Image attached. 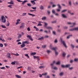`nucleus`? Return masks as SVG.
I'll use <instances>...</instances> for the list:
<instances>
[{
	"label": "nucleus",
	"instance_id": "obj_18",
	"mask_svg": "<svg viewBox=\"0 0 78 78\" xmlns=\"http://www.w3.org/2000/svg\"><path fill=\"white\" fill-rule=\"evenodd\" d=\"M8 3L9 4H11V5H13L14 3H13V1L11 0L10 1V2H8Z\"/></svg>",
	"mask_w": 78,
	"mask_h": 78
},
{
	"label": "nucleus",
	"instance_id": "obj_64",
	"mask_svg": "<svg viewBox=\"0 0 78 78\" xmlns=\"http://www.w3.org/2000/svg\"><path fill=\"white\" fill-rule=\"evenodd\" d=\"M70 63H72L73 62V60H71L70 61Z\"/></svg>",
	"mask_w": 78,
	"mask_h": 78
},
{
	"label": "nucleus",
	"instance_id": "obj_23",
	"mask_svg": "<svg viewBox=\"0 0 78 78\" xmlns=\"http://www.w3.org/2000/svg\"><path fill=\"white\" fill-rule=\"evenodd\" d=\"M44 39V37H41L39 38L38 40H40V41H41V40H42L43 39Z\"/></svg>",
	"mask_w": 78,
	"mask_h": 78
},
{
	"label": "nucleus",
	"instance_id": "obj_63",
	"mask_svg": "<svg viewBox=\"0 0 78 78\" xmlns=\"http://www.w3.org/2000/svg\"><path fill=\"white\" fill-rule=\"evenodd\" d=\"M43 29H40V32H42V31H43Z\"/></svg>",
	"mask_w": 78,
	"mask_h": 78
},
{
	"label": "nucleus",
	"instance_id": "obj_2",
	"mask_svg": "<svg viewBox=\"0 0 78 78\" xmlns=\"http://www.w3.org/2000/svg\"><path fill=\"white\" fill-rule=\"evenodd\" d=\"M67 24H68L69 25H73L69 27H70V28H72L74 26H75V25H76V23H72L70 22L67 23Z\"/></svg>",
	"mask_w": 78,
	"mask_h": 78
},
{
	"label": "nucleus",
	"instance_id": "obj_7",
	"mask_svg": "<svg viewBox=\"0 0 78 78\" xmlns=\"http://www.w3.org/2000/svg\"><path fill=\"white\" fill-rule=\"evenodd\" d=\"M27 38H29V39H30V40H31V41H33V38H32V37H31V35H28L27 36Z\"/></svg>",
	"mask_w": 78,
	"mask_h": 78
},
{
	"label": "nucleus",
	"instance_id": "obj_28",
	"mask_svg": "<svg viewBox=\"0 0 78 78\" xmlns=\"http://www.w3.org/2000/svg\"><path fill=\"white\" fill-rule=\"evenodd\" d=\"M74 31H78V27L74 28Z\"/></svg>",
	"mask_w": 78,
	"mask_h": 78
},
{
	"label": "nucleus",
	"instance_id": "obj_46",
	"mask_svg": "<svg viewBox=\"0 0 78 78\" xmlns=\"http://www.w3.org/2000/svg\"><path fill=\"white\" fill-rule=\"evenodd\" d=\"M73 67H71L69 68V70H73Z\"/></svg>",
	"mask_w": 78,
	"mask_h": 78
},
{
	"label": "nucleus",
	"instance_id": "obj_12",
	"mask_svg": "<svg viewBox=\"0 0 78 78\" xmlns=\"http://www.w3.org/2000/svg\"><path fill=\"white\" fill-rule=\"evenodd\" d=\"M46 29H48V30H53V28H52V27H46Z\"/></svg>",
	"mask_w": 78,
	"mask_h": 78
},
{
	"label": "nucleus",
	"instance_id": "obj_26",
	"mask_svg": "<svg viewBox=\"0 0 78 78\" xmlns=\"http://www.w3.org/2000/svg\"><path fill=\"white\" fill-rule=\"evenodd\" d=\"M15 76H16V78H21V76L17 75H15Z\"/></svg>",
	"mask_w": 78,
	"mask_h": 78
},
{
	"label": "nucleus",
	"instance_id": "obj_5",
	"mask_svg": "<svg viewBox=\"0 0 78 78\" xmlns=\"http://www.w3.org/2000/svg\"><path fill=\"white\" fill-rule=\"evenodd\" d=\"M57 6H58V8L59 9H56V11L57 12H60V11H61V9H61V8H62V7L59 4L57 5Z\"/></svg>",
	"mask_w": 78,
	"mask_h": 78
},
{
	"label": "nucleus",
	"instance_id": "obj_11",
	"mask_svg": "<svg viewBox=\"0 0 78 78\" xmlns=\"http://www.w3.org/2000/svg\"><path fill=\"white\" fill-rule=\"evenodd\" d=\"M7 58H11V57L10 56H11V54L10 53H7Z\"/></svg>",
	"mask_w": 78,
	"mask_h": 78
},
{
	"label": "nucleus",
	"instance_id": "obj_16",
	"mask_svg": "<svg viewBox=\"0 0 78 78\" xmlns=\"http://www.w3.org/2000/svg\"><path fill=\"white\" fill-rule=\"evenodd\" d=\"M67 10L65 9V10H62L61 12L62 13H63L64 12H67Z\"/></svg>",
	"mask_w": 78,
	"mask_h": 78
},
{
	"label": "nucleus",
	"instance_id": "obj_39",
	"mask_svg": "<svg viewBox=\"0 0 78 78\" xmlns=\"http://www.w3.org/2000/svg\"><path fill=\"white\" fill-rule=\"evenodd\" d=\"M25 56H27V57H28V58H30V57L28 56V54H25Z\"/></svg>",
	"mask_w": 78,
	"mask_h": 78
},
{
	"label": "nucleus",
	"instance_id": "obj_17",
	"mask_svg": "<svg viewBox=\"0 0 78 78\" xmlns=\"http://www.w3.org/2000/svg\"><path fill=\"white\" fill-rule=\"evenodd\" d=\"M22 42L23 43H24V44H29L30 43L28 41H23Z\"/></svg>",
	"mask_w": 78,
	"mask_h": 78
},
{
	"label": "nucleus",
	"instance_id": "obj_24",
	"mask_svg": "<svg viewBox=\"0 0 78 78\" xmlns=\"http://www.w3.org/2000/svg\"><path fill=\"white\" fill-rule=\"evenodd\" d=\"M48 74V73H42V75H44L45 76H46V75H47V74Z\"/></svg>",
	"mask_w": 78,
	"mask_h": 78
},
{
	"label": "nucleus",
	"instance_id": "obj_53",
	"mask_svg": "<svg viewBox=\"0 0 78 78\" xmlns=\"http://www.w3.org/2000/svg\"><path fill=\"white\" fill-rule=\"evenodd\" d=\"M39 68L40 69H43V68H44V66H39Z\"/></svg>",
	"mask_w": 78,
	"mask_h": 78
},
{
	"label": "nucleus",
	"instance_id": "obj_54",
	"mask_svg": "<svg viewBox=\"0 0 78 78\" xmlns=\"http://www.w3.org/2000/svg\"><path fill=\"white\" fill-rule=\"evenodd\" d=\"M52 12L53 13V14H55V11L54 10H52Z\"/></svg>",
	"mask_w": 78,
	"mask_h": 78
},
{
	"label": "nucleus",
	"instance_id": "obj_25",
	"mask_svg": "<svg viewBox=\"0 0 78 78\" xmlns=\"http://www.w3.org/2000/svg\"><path fill=\"white\" fill-rule=\"evenodd\" d=\"M69 31H75V30L74 29V28H73V29H69Z\"/></svg>",
	"mask_w": 78,
	"mask_h": 78
},
{
	"label": "nucleus",
	"instance_id": "obj_40",
	"mask_svg": "<svg viewBox=\"0 0 78 78\" xmlns=\"http://www.w3.org/2000/svg\"><path fill=\"white\" fill-rule=\"evenodd\" d=\"M54 42L55 43H58V40L57 39L55 40Z\"/></svg>",
	"mask_w": 78,
	"mask_h": 78
},
{
	"label": "nucleus",
	"instance_id": "obj_8",
	"mask_svg": "<svg viewBox=\"0 0 78 78\" xmlns=\"http://www.w3.org/2000/svg\"><path fill=\"white\" fill-rule=\"evenodd\" d=\"M25 27V23H21V26L20 27V28H23Z\"/></svg>",
	"mask_w": 78,
	"mask_h": 78
},
{
	"label": "nucleus",
	"instance_id": "obj_38",
	"mask_svg": "<svg viewBox=\"0 0 78 78\" xmlns=\"http://www.w3.org/2000/svg\"><path fill=\"white\" fill-rule=\"evenodd\" d=\"M61 67H62V68H66V66L63 65H62Z\"/></svg>",
	"mask_w": 78,
	"mask_h": 78
},
{
	"label": "nucleus",
	"instance_id": "obj_48",
	"mask_svg": "<svg viewBox=\"0 0 78 78\" xmlns=\"http://www.w3.org/2000/svg\"><path fill=\"white\" fill-rule=\"evenodd\" d=\"M64 29H67L68 28V27L67 26H65L63 27Z\"/></svg>",
	"mask_w": 78,
	"mask_h": 78
},
{
	"label": "nucleus",
	"instance_id": "obj_36",
	"mask_svg": "<svg viewBox=\"0 0 78 78\" xmlns=\"http://www.w3.org/2000/svg\"><path fill=\"white\" fill-rule=\"evenodd\" d=\"M56 64L57 65H59L60 64V62L58 61L56 63Z\"/></svg>",
	"mask_w": 78,
	"mask_h": 78
},
{
	"label": "nucleus",
	"instance_id": "obj_45",
	"mask_svg": "<svg viewBox=\"0 0 78 78\" xmlns=\"http://www.w3.org/2000/svg\"><path fill=\"white\" fill-rule=\"evenodd\" d=\"M50 52H51V51L49 50H48L47 51V53H48V54H50Z\"/></svg>",
	"mask_w": 78,
	"mask_h": 78
},
{
	"label": "nucleus",
	"instance_id": "obj_35",
	"mask_svg": "<svg viewBox=\"0 0 78 78\" xmlns=\"http://www.w3.org/2000/svg\"><path fill=\"white\" fill-rule=\"evenodd\" d=\"M11 64H12V65H15V64H16V61H15L14 62H12L11 63Z\"/></svg>",
	"mask_w": 78,
	"mask_h": 78
},
{
	"label": "nucleus",
	"instance_id": "obj_30",
	"mask_svg": "<svg viewBox=\"0 0 78 78\" xmlns=\"http://www.w3.org/2000/svg\"><path fill=\"white\" fill-rule=\"evenodd\" d=\"M47 19V17H42V18L41 19L42 20H45Z\"/></svg>",
	"mask_w": 78,
	"mask_h": 78
},
{
	"label": "nucleus",
	"instance_id": "obj_15",
	"mask_svg": "<svg viewBox=\"0 0 78 78\" xmlns=\"http://www.w3.org/2000/svg\"><path fill=\"white\" fill-rule=\"evenodd\" d=\"M35 1L34 0H32L31 1V2L32 4H33L34 5H36V3L35 2Z\"/></svg>",
	"mask_w": 78,
	"mask_h": 78
},
{
	"label": "nucleus",
	"instance_id": "obj_22",
	"mask_svg": "<svg viewBox=\"0 0 78 78\" xmlns=\"http://www.w3.org/2000/svg\"><path fill=\"white\" fill-rule=\"evenodd\" d=\"M52 50H53L55 51H56V50H57V48H52Z\"/></svg>",
	"mask_w": 78,
	"mask_h": 78
},
{
	"label": "nucleus",
	"instance_id": "obj_43",
	"mask_svg": "<svg viewBox=\"0 0 78 78\" xmlns=\"http://www.w3.org/2000/svg\"><path fill=\"white\" fill-rule=\"evenodd\" d=\"M42 48H46V45H42Z\"/></svg>",
	"mask_w": 78,
	"mask_h": 78
},
{
	"label": "nucleus",
	"instance_id": "obj_55",
	"mask_svg": "<svg viewBox=\"0 0 78 78\" xmlns=\"http://www.w3.org/2000/svg\"><path fill=\"white\" fill-rule=\"evenodd\" d=\"M56 23V21H52L51 22L52 23Z\"/></svg>",
	"mask_w": 78,
	"mask_h": 78
},
{
	"label": "nucleus",
	"instance_id": "obj_44",
	"mask_svg": "<svg viewBox=\"0 0 78 78\" xmlns=\"http://www.w3.org/2000/svg\"><path fill=\"white\" fill-rule=\"evenodd\" d=\"M57 31H58V33H61V30L58 29L57 30Z\"/></svg>",
	"mask_w": 78,
	"mask_h": 78
},
{
	"label": "nucleus",
	"instance_id": "obj_34",
	"mask_svg": "<svg viewBox=\"0 0 78 78\" xmlns=\"http://www.w3.org/2000/svg\"><path fill=\"white\" fill-rule=\"evenodd\" d=\"M66 54L64 52L62 54V56L63 57H65V56H66Z\"/></svg>",
	"mask_w": 78,
	"mask_h": 78
},
{
	"label": "nucleus",
	"instance_id": "obj_50",
	"mask_svg": "<svg viewBox=\"0 0 78 78\" xmlns=\"http://www.w3.org/2000/svg\"><path fill=\"white\" fill-rule=\"evenodd\" d=\"M2 27L3 28H6V27L5 26H4L3 25H1Z\"/></svg>",
	"mask_w": 78,
	"mask_h": 78
},
{
	"label": "nucleus",
	"instance_id": "obj_61",
	"mask_svg": "<svg viewBox=\"0 0 78 78\" xmlns=\"http://www.w3.org/2000/svg\"><path fill=\"white\" fill-rule=\"evenodd\" d=\"M2 37H3L2 36L0 37V41H2Z\"/></svg>",
	"mask_w": 78,
	"mask_h": 78
},
{
	"label": "nucleus",
	"instance_id": "obj_1",
	"mask_svg": "<svg viewBox=\"0 0 78 78\" xmlns=\"http://www.w3.org/2000/svg\"><path fill=\"white\" fill-rule=\"evenodd\" d=\"M60 42L64 46H65V47H67V45H66V41L63 40V38L62 37H60Z\"/></svg>",
	"mask_w": 78,
	"mask_h": 78
},
{
	"label": "nucleus",
	"instance_id": "obj_27",
	"mask_svg": "<svg viewBox=\"0 0 78 78\" xmlns=\"http://www.w3.org/2000/svg\"><path fill=\"white\" fill-rule=\"evenodd\" d=\"M59 75L60 76H62L64 75V73L63 72H61L59 74Z\"/></svg>",
	"mask_w": 78,
	"mask_h": 78
},
{
	"label": "nucleus",
	"instance_id": "obj_31",
	"mask_svg": "<svg viewBox=\"0 0 78 78\" xmlns=\"http://www.w3.org/2000/svg\"><path fill=\"white\" fill-rule=\"evenodd\" d=\"M58 52L57 51H55V56H57V55H58Z\"/></svg>",
	"mask_w": 78,
	"mask_h": 78
},
{
	"label": "nucleus",
	"instance_id": "obj_41",
	"mask_svg": "<svg viewBox=\"0 0 78 78\" xmlns=\"http://www.w3.org/2000/svg\"><path fill=\"white\" fill-rule=\"evenodd\" d=\"M36 54V52L32 53H31V55H35Z\"/></svg>",
	"mask_w": 78,
	"mask_h": 78
},
{
	"label": "nucleus",
	"instance_id": "obj_29",
	"mask_svg": "<svg viewBox=\"0 0 78 78\" xmlns=\"http://www.w3.org/2000/svg\"><path fill=\"white\" fill-rule=\"evenodd\" d=\"M27 5L28 6H29V7H31L32 6L31 4L30 3H27Z\"/></svg>",
	"mask_w": 78,
	"mask_h": 78
},
{
	"label": "nucleus",
	"instance_id": "obj_42",
	"mask_svg": "<svg viewBox=\"0 0 78 78\" xmlns=\"http://www.w3.org/2000/svg\"><path fill=\"white\" fill-rule=\"evenodd\" d=\"M52 33L54 35H56V32L55 31H52Z\"/></svg>",
	"mask_w": 78,
	"mask_h": 78
},
{
	"label": "nucleus",
	"instance_id": "obj_47",
	"mask_svg": "<svg viewBox=\"0 0 78 78\" xmlns=\"http://www.w3.org/2000/svg\"><path fill=\"white\" fill-rule=\"evenodd\" d=\"M45 78H50V76H49L48 75V76H45Z\"/></svg>",
	"mask_w": 78,
	"mask_h": 78
},
{
	"label": "nucleus",
	"instance_id": "obj_19",
	"mask_svg": "<svg viewBox=\"0 0 78 78\" xmlns=\"http://www.w3.org/2000/svg\"><path fill=\"white\" fill-rule=\"evenodd\" d=\"M55 61H53V63H51V66H52V68H53V66L54 65V64H55Z\"/></svg>",
	"mask_w": 78,
	"mask_h": 78
},
{
	"label": "nucleus",
	"instance_id": "obj_56",
	"mask_svg": "<svg viewBox=\"0 0 78 78\" xmlns=\"http://www.w3.org/2000/svg\"><path fill=\"white\" fill-rule=\"evenodd\" d=\"M7 22L8 23L7 25V26L8 27H9V24H10L9 23V21H7Z\"/></svg>",
	"mask_w": 78,
	"mask_h": 78
},
{
	"label": "nucleus",
	"instance_id": "obj_32",
	"mask_svg": "<svg viewBox=\"0 0 78 78\" xmlns=\"http://www.w3.org/2000/svg\"><path fill=\"white\" fill-rule=\"evenodd\" d=\"M19 36H18V39H20L21 37H22V35L21 34H19Z\"/></svg>",
	"mask_w": 78,
	"mask_h": 78
},
{
	"label": "nucleus",
	"instance_id": "obj_49",
	"mask_svg": "<svg viewBox=\"0 0 78 78\" xmlns=\"http://www.w3.org/2000/svg\"><path fill=\"white\" fill-rule=\"evenodd\" d=\"M26 14H27V13H23L22 14V16H26Z\"/></svg>",
	"mask_w": 78,
	"mask_h": 78
},
{
	"label": "nucleus",
	"instance_id": "obj_13",
	"mask_svg": "<svg viewBox=\"0 0 78 78\" xmlns=\"http://www.w3.org/2000/svg\"><path fill=\"white\" fill-rule=\"evenodd\" d=\"M40 9L41 10H43V9H44V6L41 5L40 6Z\"/></svg>",
	"mask_w": 78,
	"mask_h": 78
},
{
	"label": "nucleus",
	"instance_id": "obj_57",
	"mask_svg": "<svg viewBox=\"0 0 78 78\" xmlns=\"http://www.w3.org/2000/svg\"><path fill=\"white\" fill-rule=\"evenodd\" d=\"M44 37L45 38H48V37H49V36H48V35H46V36H45V37Z\"/></svg>",
	"mask_w": 78,
	"mask_h": 78
},
{
	"label": "nucleus",
	"instance_id": "obj_37",
	"mask_svg": "<svg viewBox=\"0 0 78 78\" xmlns=\"http://www.w3.org/2000/svg\"><path fill=\"white\" fill-rule=\"evenodd\" d=\"M69 5L71 6L72 5V1H70L69 2Z\"/></svg>",
	"mask_w": 78,
	"mask_h": 78
},
{
	"label": "nucleus",
	"instance_id": "obj_33",
	"mask_svg": "<svg viewBox=\"0 0 78 78\" xmlns=\"http://www.w3.org/2000/svg\"><path fill=\"white\" fill-rule=\"evenodd\" d=\"M74 61L75 62H78V58H75L74 59Z\"/></svg>",
	"mask_w": 78,
	"mask_h": 78
},
{
	"label": "nucleus",
	"instance_id": "obj_10",
	"mask_svg": "<svg viewBox=\"0 0 78 78\" xmlns=\"http://www.w3.org/2000/svg\"><path fill=\"white\" fill-rule=\"evenodd\" d=\"M51 66V68L52 69H54V70H57L58 69V67H56V66H55L54 67V66H53V68L52 67V66Z\"/></svg>",
	"mask_w": 78,
	"mask_h": 78
},
{
	"label": "nucleus",
	"instance_id": "obj_3",
	"mask_svg": "<svg viewBox=\"0 0 78 78\" xmlns=\"http://www.w3.org/2000/svg\"><path fill=\"white\" fill-rule=\"evenodd\" d=\"M1 19L2 20V22L3 23H6V18L4 16H1Z\"/></svg>",
	"mask_w": 78,
	"mask_h": 78
},
{
	"label": "nucleus",
	"instance_id": "obj_9",
	"mask_svg": "<svg viewBox=\"0 0 78 78\" xmlns=\"http://www.w3.org/2000/svg\"><path fill=\"white\" fill-rule=\"evenodd\" d=\"M33 57L34 59H37V60H39V57L38 56H36L34 55L33 56Z\"/></svg>",
	"mask_w": 78,
	"mask_h": 78
},
{
	"label": "nucleus",
	"instance_id": "obj_6",
	"mask_svg": "<svg viewBox=\"0 0 78 78\" xmlns=\"http://www.w3.org/2000/svg\"><path fill=\"white\" fill-rule=\"evenodd\" d=\"M61 17L62 18L64 19H67V16L66 15H65L64 14H62L61 15Z\"/></svg>",
	"mask_w": 78,
	"mask_h": 78
},
{
	"label": "nucleus",
	"instance_id": "obj_60",
	"mask_svg": "<svg viewBox=\"0 0 78 78\" xmlns=\"http://www.w3.org/2000/svg\"><path fill=\"white\" fill-rule=\"evenodd\" d=\"M31 8L33 9H36L37 8L36 7H31Z\"/></svg>",
	"mask_w": 78,
	"mask_h": 78
},
{
	"label": "nucleus",
	"instance_id": "obj_52",
	"mask_svg": "<svg viewBox=\"0 0 78 78\" xmlns=\"http://www.w3.org/2000/svg\"><path fill=\"white\" fill-rule=\"evenodd\" d=\"M0 47H3V45L2 44H0Z\"/></svg>",
	"mask_w": 78,
	"mask_h": 78
},
{
	"label": "nucleus",
	"instance_id": "obj_62",
	"mask_svg": "<svg viewBox=\"0 0 78 78\" xmlns=\"http://www.w3.org/2000/svg\"><path fill=\"white\" fill-rule=\"evenodd\" d=\"M47 12L49 14H50V11L49 10L47 11Z\"/></svg>",
	"mask_w": 78,
	"mask_h": 78
},
{
	"label": "nucleus",
	"instance_id": "obj_51",
	"mask_svg": "<svg viewBox=\"0 0 78 78\" xmlns=\"http://www.w3.org/2000/svg\"><path fill=\"white\" fill-rule=\"evenodd\" d=\"M37 26H42V24H41V23H39L37 25Z\"/></svg>",
	"mask_w": 78,
	"mask_h": 78
},
{
	"label": "nucleus",
	"instance_id": "obj_21",
	"mask_svg": "<svg viewBox=\"0 0 78 78\" xmlns=\"http://www.w3.org/2000/svg\"><path fill=\"white\" fill-rule=\"evenodd\" d=\"M71 46L72 47V49H74V48H75V46L73 44H71Z\"/></svg>",
	"mask_w": 78,
	"mask_h": 78
},
{
	"label": "nucleus",
	"instance_id": "obj_59",
	"mask_svg": "<svg viewBox=\"0 0 78 78\" xmlns=\"http://www.w3.org/2000/svg\"><path fill=\"white\" fill-rule=\"evenodd\" d=\"M0 69H5V67H0Z\"/></svg>",
	"mask_w": 78,
	"mask_h": 78
},
{
	"label": "nucleus",
	"instance_id": "obj_58",
	"mask_svg": "<svg viewBox=\"0 0 78 78\" xmlns=\"http://www.w3.org/2000/svg\"><path fill=\"white\" fill-rule=\"evenodd\" d=\"M70 15H72V16H73L74 15V13L73 12H71L70 13Z\"/></svg>",
	"mask_w": 78,
	"mask_h": 78
},
{
	"label": "nucleus",
	"instance_id": "obj_4",
	"mask_svg": "<svg viewBox=\"0 0 78 78\" xmlns=\"http://www.w3.org/2000/svg\"><path fill=\"white\" fill-rule=\"evenodd\" d=\"M17 2H22V5H23L25 3H27L28 1L27 0H24V1H20V0H17Z\"/></svg>",
	"mask_w": 78,
	"mask_h": 78
},
{
	"label": "nucleus",
	"instance_id": "obj_20",
	"mask_svg": "<svg viewBox=\"0 0 78 78\" xmlns=\"http://www.w3.org/2000/svg\"><path fill=\"white\" fill-rule=\"evenodd\" d=\"M70 66H71L70 64H67V65H66L65 66L66 68H69V67Z\"/></svg>",
	"mask_w": 78,
	"mask_h": 78
},
{
	"label": "nucleus",
	"instance_id": "obj_14",
	"mask_svg": "<svg viewBox=\"0 0 78 78\" xmlns=\"http://www.w3.org/2000/svg\"><path fill=\"white\" fill-rule=\"evenodd\" d=\"M25 47V45L23 43H22V44L21 45V48H23Z\"/></svg>",
	"mask_w": 78,
	"mask_h": 78
}]
</instances>
